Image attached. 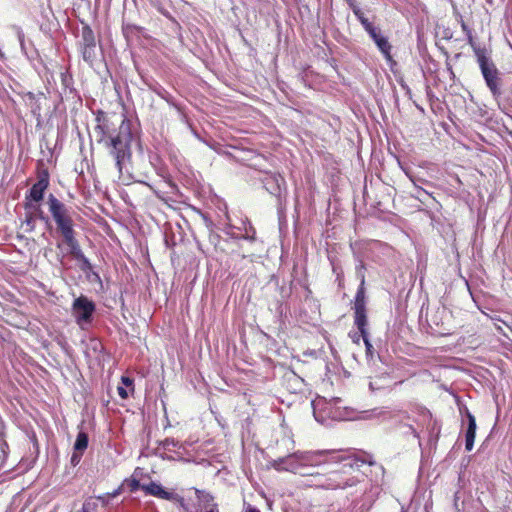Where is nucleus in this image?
I'll list each match as a JSON object with an SVG mask.
<instances>
[{
  "label": "nucleus",
  "instance_id": "nucleus-1",
  "mask_svg": "<svg viewBox=\"0 0 512 512\" xmlns=\"http://www.w3.org/2000/svg\"><path fill=\"white\" fill-rule=\"evenodd\" d=\"M96 131L100 133L98 142L104 143L109 155L115 161V166L119 174L122 175L123 170H127L132 156L131 143L133 134L130 121L123 118L117 132H105L104 127L101 125L97 126Z\"/></svg>",
  "mask_w": 512,
  "mask_h": 512
},
{
  "label": "nucleus",
  "instance_id": "nucleus-2",
  "mask_svg": "<svg viewBox=\"0 0 512 512\" xmlns=\"http://www.w3.org/2000/svg\"><path fill=\"white\" fill-rule=\"evenodd\" d=\"M328 463H338L334 450L296 451L285 457L274 460L273 467L277 471H287L302 476L316 474L309 472V468L318 467Z\"/></svg>",
  "mask_w": 512,
  "mask_h": 512
},
{
  "label": "nucleus",
  "instance_id": "nucleus-3",
  "mask_svg": "<svg viewBox=\"0 0 512 512\" xmlns=\"http://www.w3.org/2000/svg\"><path fill=\"white\" fill-rule=\"evenodd\" d=\"M337 457L338 462L341 461L339 468L331 470L327 474L317 473L314 485L323 489L335 490L346 489L362 484L365 477L359 469L358 462L350 457Z\"/></svg>",
  "mask_w": 512,
  "mask_h": 512
},
{
  "label": "nucleus",
  "instance_id": "nucleus-4",
  "mask_svg": "<svg viewBox=\"0 0 512 512\" xmlns=\"http://www.w3.org/2000/svg\"><path fill=\"white\" fill-rule=\"evenodd\" d=\"M342 400L340 398H332L326 400L324 398H318L312 401L313 414L318 422H324L326 418L333 420H345L349 417V412L346 407H342L340 404Z\"/></svg>",
  "mask_w": 512,
  "mask_h": 512
},
{
  "label": "nucleus",
  "instance_id": "nucleus-5",
  "mask_svg": "<svg viewBox=\"0 0 512 512\" xmlns=\"http://www.w3.org/2000/svg\"><path fill=\"white\" fill-rule=\"evenodd\" d=\"M482 76L494 97L501 95L499 72L493 61L486 55L484 49L474 47Z\"/></svg>",
  "mask_w": 512,
  "mask_h": 512
},
{
  "label": "nucleus",
  "instance_id": "nucleus-6",
  "mask_svg": "<svg viewBox=\"0 0 512 512\" xmlns=\"http://www.w3.org/2000/svg\"><path fill=\"white\" fill-rule=\"evenodd\" d=\"M47 204L60 234L74 229V221L70 216L68 207L63 202L53 194H49Z\"/></svg>",
  "mask_w": 512,
  "mask_h": 512
},
{
  "label": "nucleus",
  "instance_id": "nucleus-7",
  "mask_svg": "<svg viewBox=\"0 0 512 512\" xmlns=\"http://www.w3.org/2000/svg\"><path fill=\"white\" fill-rule=\"evenodd\" d=\"M95 311V303L84 295L75 298L72 303V315L77 325L82 329L92 323Z\"/></svg>",
  "mask_w": 512,
  "mask_h": 512
},
{
  "label": "nucleus",
  "instance_id": "nucleus-8",
  "mask_svg": "<svg viewBox=\"0 0 512 512\" xmlns=\"http://www.w3.org/2000/svg\"><path fill=\"white\" fill-rule=\"evenodd\" d=\"M49 186V173L43 170L38 174L37 181L32 185L25 196V209L32 208L34 202L39 203L43 200L45 191Z\"/></svg>",
  "mask_w": 512,
  "mask_h": 512
},
{
  "label": "nucleus",
  "instance_id": "nucleus-9",
  "mask_svg": "<svg viewBox=\"0 0 512 512\" xmlns=\"http://www.w3.org/2000/svg\"><path fill=\"white\" fill-rule=\"evenodd\" d=\"M264 188L273 196L277 197L279 207L283 204V192L286 194V182L278 173H266L262 178Z\"/></svg>",
  "mask_w": 512,
  "mask_h": 512
},
{
  "label": "nucleus",
  "instance_id": "nucleus-10",
  "mask_svg": "<svg viewBox=\"0 0 512 512\" xmlns=\"http://www.w3.org/2000/svg\"><path fill=\"white\" fill-rule=\"evenodd\" d=\"M368 35L373 40L379 51L382 53L387 63L391 66L396 64L391 54L392 46L389 43L388 38L381 33L380 28H374L368 32Z\"/></svg>",
  "mask_w": 512,
  "mask_h": 512
},
{
  "label": "nucleus",
  "instance_id": "nucleus-11",
  "mask_svg": "<svg viewBox=\"0 0 512 512\" xmlns=\"http://www.w3.org/2000/svg\"><path fill=\"white\" fill-rule=\"evenodd\" d=\"M464 414L466 417L465 449L467 451H471L473 449L476 436V419L474 415L468 410V408H464ZM462 425H465L464 421L462 422Z\"/></svg>",
  "mask_w": 512,
  "mask_h": 512
},
{
  "label": "nucleus",
  "instance_id": "nucleus-12",
  "mask_svg": "<svg viewBox=\"0 0 512 512\" xmlns=\"http://www.w3.org/2000/svg\"><path fill=\"white\" fill-rule=\"evenodd\" d=\"M141 489L148 495H152L164 500H173L176 497L174 493L166 491L161 484L154 481L142 485Z\"/></svg>",
  "mask_w": 512,
  "mask_h": 512
},
{
  "label": "nucleus",
  "instance_id": "nucleus-13",
  "mask_svg": "<svg viewBox=\"0 0 512 512\" xmlns=\"http://www.w3.org/2000/svg\"><path fill=\"white\" fill-rule=\"evenodd\" d=\"M75 230L66 231L61 234L63 237L64 243L69 247V253L75 258L79 260L84 258V253L82 252L79 242L75 237Z\"/></svg>",
  "mask_w": 512,
  "mask_h": 512
},
{
  "label": "nucleus",
  "instance_id": "nucleus-14",
  "mask_svg": "<svg viewBox=\"0 0 512 512\" xmlns=\"http://www.w3.org/2000/svg\"><path fill=\"white\" fill-rule=\"evenodd\" d=\"M358 486L357 491L363 493V495L361 499L354 504L352 512H368L372 507L373 499L371 495L366 494L367 482L364 480V482Z\"/></svg>",
  "mask_w": 512,
  "mask_h": 512
},
{
  "label": "nucleus",
  "instance_id": "nucleus-15",
  "mask_svg": "<svg viewBox=\"0 0 512 512\" xmlns=\"http://www.w3.org/2000/svg\"><path fill=\"white\" fill-rule=\"evenodd\" d=\"M15 30H16L17 39L19 41L22 53L28 59H33L35 57V55L37 54L36 50L33 49V44L31 42H29V44L26 43L25 34L20 27H16Z\"/></svg>",
  "mask_w": 512,
  "mask_h": 512
},
{
  "label": "nucleus",
  "instance_id": "nucleus-16",
  "mask_svg": "<svg viewBox=\"0 0 512 512\" xmlns=\"http://www.w3.org/2000/svg\"><path fill=\"white\" fill-rule=\"evenodd\" d=\"M354 314H355L354 323L357 326L361 335L368 334V331H367L368 320H367V315H366V308L354 309Z\"/></svg>",
  "mask_w": 512,
  "mask_h": 512
},
{
  "label": "nucleus",
  "instance_id": "nucleus-17",
  "mask_svg": "<svg viewBox=\"0 0 512 512\" xmlns=\"http://www.w3.org/2000/svg\"><path fill=\"white\" fill-rule=\"evenodd\" d=\"M80 47L96 46V39L90 26L84 25L81 30Z\"/></svg>",
  "mask_w": 512,
  "mask_h": 512
},
{
  "label": "nucleus",
  "instance_id": "nucleus-18",
  "mask_svg": "<svg viewBox=\"0 0 512 512\" xmlns=\"http://www.w3.org/2000/svg\"><path fill=\"white\" fill-rule=\"evenodd\" d=\"M195 493L197 495V497L206 502V503H209V502H212L210 505H209V508L205 511V512H219V509H218V505L216 503L213 502V497L212 495H210L209 493H206L204 491H201L199 489H196L195 490Z\"/></svg>",
  "mask_w": 512,
  "mask_h": 512
},
{
  "label": "nucleus",
  "instance_id": "nucleus-19",
  "mask_svg": "<svg viewBox=\"0 0 512 512\" xmlns=\"http://www.w3.org/2000/svg\"><path fill=\"white\" fill-rule=\"evenodd\" d=\"M88 435L87 433L80 431L77 435L76 441L74 443V450L79 452H84L88 446Z\"/></svg>",
  "mask_w": 512,
  "mask_h": 512
},
{
  "label": "nucleus",
  "instance_id": "nucleus-20",
  "mask_svg": "<svg viewBox=\"0 0 512 512\" xmlns=\"http://www.w3.org/2000/svg\"><path fill=\"white\" fill-rule=\"evenodd\" d=\"M80 49L83 60L92 64L96 58V46L80 47Z\"/></svg>",
  "mask_w": 512,
  "mask_h": 512
},
{
  "label": "nucleus",
  "instance_id": "nucleus-21",
  "mask_svg": "<svg viewBox=\"0 0 512 512\" xmlns=\"http://www.w3.org/2000/svg\"><path fill=\"white\" fill-rule=\"evenodd\" d=\"M366 308L365 307V287L362 285H359L356 296H355V303H354V309H361Z\"/></svg>",
  "mask_w": 512,
  "mask_h": 512
},
{
  "label": "nucleus",
  "instance_id": "nucleus-22",
  "mask_svg": "<svg viewBox=\"0 0 512 512\" xmlns=\"http://www.w3.org/2000/svg\"><path fill=\"white\" fill-rule=\"evenodd\" d=\"M102 343L98 339H90L88 345H87V351L88 354L89 350H92L94 353H100L102 351Z\"/></svg>",
  "mask_w": 512,
  "mask_h": 512
},
{
  "label": "nucleus",
  "instance_id": "nucleus-23",
  "mask_svg": "<svg viewBox=\"0 0 512 512\" xmlns=\"http://www.w3.org/2000/svg\"><path fill=\"white\" fill-rule=\"evenodd\" d=\"M365 265L362 261L359 262V264L356 266V276L360 281V285H365Z\"/></svg>",
  "mask_w": 512,
  "mask_h": 512
},
{
  "label": "nucleus",
  "instance_id": "nucleus-24",
  "mask_svg": "<svg viewBox=\"0 0 512 512\" xmlns=\"http://www.w3.org/2000/svg\"><path fill=\"white\" fill-rule=\"evenodd\" d=\"M34 210V218H38L42 221L48 222L49 218L44 214L43 210L41 209L39 203L33 204V207L31 208Z\"/></svg>",
  "mask_w": 512,
  "mask_h": 512
},
{
  "label": "nucleus",
  "instance_id": "nucleus-25",
  "mask_svg": "<svg viewBox=\"0 0 512 512\" xmlns=\"http://www.w3.org/2000/svg\"><path fill=\"white\" fill-rule=\"evenodd\" d=\"M78 261L81 262L80 268L84 273H90L93 269L92 264L85 255L84 258H81Z\"/></svg>",
  "mask_w": 512,
  "mask_h": 512
},
{
  "label": "nucleus",
  "instance_id": "nucleus-26",
  "mask_svg": "<svg viewBox=\"0 0 512 512\" xmlns=\"http://www.w3.org/2000/svg\"><path fill=\"white\" fill-rule=\"evenodd\" d=\"M179 446V442L173 438H167L163 441V448L165 450L171 451L172 448H176Z\"/></svg>",
  "mask_w": 512,
  "mask_h": 512
},
{
  "label": "nucleus",
  "instance_id": "nucleus-27",
  "mask_svg": "<svg viewBox=\"0 0 512 512\" xmlns=\"http://www.w3.org/2000/svg\"><path fill=\"white\" fill-rule=\"evenodd\" d=\"M25 225L28 227V231H32L35 228V218L33 214H27L25 219Z\"/></svg>",
  "mask_w": 512,
  "mask_h": 512
},
{
  "label": "nucleus",
  "instance_id": "nucleus-28",
  "mask_svg": "<svg viewBox=\"0 0 512 512\" xmlns=\"http://www.w3.org/2000/svg\"><path fill=\"white\" fill-rule=\"evenodd\" d=\"M361 25L363 26L364 30L368 33L369 31L373 30L374 28H376L375 25H373V23H371L369 21L368 18H364V19H361L360 21Z\"/></svg>",
  "mask_w": 512,
  "mask_h": 512
},
{
  "label": "nucleus",
  "instance_id": "nucleus-29",
  "mask_svg": "<svg viewBox=\"0 0 512 512\" xmlns=\"http://www.w3.org/2000/svg\"><path fill=\"white\" fill-rule=\"evenodd\" d=\"M82 454L83 452H79V451H75L73 452L72 456H71V464L73 466H76L79 464L80 460H81V457H82Z\"/></svg>",
  "mask_w": 512,
  "mask_h": 512
},
{
  "label": "nucleus",
  "instance_id": "nucleus-30",
  "mask_svg": "<svg viewBox=\"0 0 512 512\" xmlns=\"http://www.w3.org/2000/svg\"><path fill=\"white\" fill-rule=\"evenodd\" d=\"M461 28L466 33V35L468 37V41L472 45L473 37H472L471 30L469 29V27L466 25V23L463 20H461Z\"/></svg>",
  "mask_w": 512,
  "mask_h": 512
},
{
  "label": "nucleus",
  "instance_id": "nucleus-31",
  "mask_svg": "<svg viewBox=\"0 0 512 512\" xmlns=\"http://www.w3.org/2000/svg\"><path fill=\"white\" fill-rule=\"evenodd\" d=\"M86 274H87V277L90 279V281H92V282L95 281L100 284L102 283L100 275L97 272L93 271V269L90 271V273H86Z\"/></svg>",
  "mask_w": 512,
  "mask_h": 512
},
{
  "label": "nucleus",
  "instance_id": "nucleus-32",
  "mask_svg": "<svg viewBox=\"0 0 512 512\" xmlns=\"http://www.w3.org/2000/svg\"><path fill=\"white\" fill-rule=\"evenodd\" d=\"M362 340H363V342L365 344L367 354H371L373 346H372V344L369 341L368 334L362 335Z\"/></svg>",
  "mask_w": 512,
  "mask_h": 512
},
{
  "label": "nucleus",
  "instance_id": "nucleus-33",
  "mask_svg": "<svg viewBox=\"0 0 512 512\" xmlns=\"http://www.w3.org/2000/svg\"><path fill=\"white\" fill-rule=\"evenodd\" d=\"M352 11L354 13V15L357 17V19L359 20V22L361 21V19H364L365 16H364V13L361 11V9L358 7V6H352Z\"/></svg>",
  "mask_w": 512,
  "mask_h": 512
},
{
  "label": "nucleus",
  "instance_id": "nucleus-34",
  "mask_svg": "<svg viewBox=\"0 0 512 512\" xmlns=\"http://www.w3.org/2000/svg\"><path fill=\"white\" fill-rule=\"evenodd\" d=\"M117 391H118V394L119 396L122 398V399H127L129 394H128V391L125 387H122V386H119L117 388Z\"/></svg>",
  "mask_w": 512,
  "mask_h": 512
},
{
  "label": "nucleus",
  "instance_id": "nucleus-35",
  "mask_svg": "<svg viewBox=\"0 0 512 512\" xmlns=\"http://www.w3.org/2000/svg\"><path fill=\"white\" fill-rule=\"evenodd\" d=\"M349 336L351 337L352 341L356 344H359L360 339H362V335L359 331L355 333H350Z\"/></svg>",
  "mask_w": 512,
  "mask_h": 512
},
{
  "label": "nucleus",
  "instance_id": "nucleus-36",
  "mask_svg": "<svg viewBox=\"0 0 512 512\" xmlns=\"http://www.w3.org/2000/svg\"><path fill=\"white\" fill-rule=\"evenodd\" d=\"M251 230L253 231L252 234H249L247 232L245 235L238 236L237 238L238 239H246V240H249V241H254L255 240V231L252 228H251Z\"/></svg>",
  "mask_w": 512,
  "mask_h": 512
},
{
  "label": "nucleus",
  "instance_id": "nucleus-37",
  "mask_svg": "<svg viewBox=\"0 0 512 512\" xmlns=\"http://www.w3.org/2000/svg\"><path fill=\"white\" fill-rule=\"evenodd\" d=\"M70 82H71V78L68 77L67 75L65 74H62V84L63 86H65V88H68L69 85H70Z\"/></svg>",
  "mask_w": 512,
  "mask_h": 512
},
{
  "label": "nucleus",
  "instance_id": "nucleus-38",
  "mask_svg": "<svg viewBox=\"0 0 512 512\" xmlns=\"http://www.w3.org/2000/svg\"><path fill=\"white\" fill-rule=\"evenodd\" d=\"M121 381L126 387H130L133 385V381L129 377L122 376Z\"/></svg>",
  "mask_w": 512,
  "mask_h": 512
},
{
  "label": "nucleus",
  "instance_id": "nucleus-39",
  "mask_svg": "<svg viewBox=\"0 0 512 512\" xmlns=\"http://www.w3.org/2000/svg\"><path fill=\"white\" fill-rule=\"evenodd\" d=\"M131 486H132V490H136L138 488H141L142 485H140L138 480H133Z\"/></svg>",
  "mask_w": 512,
  "mask_h": 512
},
{
  "label": "nucleus",
  "instance_id": "nucleus-40",
  "mask_svg": "<svg viewBox=\"0 0 512 512\" xmlns=\"http://www.w3.org/2000/svg\"><path fill=\"white\" fill-rule=\"evenodd\" d=\"M383 413H384L383 410L374 409V410L371 411V416H377L378 417V416L382 415Z\"/></svg>",
  "mask_w": 512,
  "mask_h": 512
},
{
  "label": "nucleus",
  "instance_id": "nucleus-41",
  "mask_svg": "<svg viewBox=\"0 0 512 512\" xmlns=\"http://www.w3.org/2000/svg\"><path fill=\"white\" fill-rule=\"evenodd\" d=\"M246 512H261V511L256 507L248 506Z\"/></svg>",
  "mask_w": 512,
  "mask_h": 512
},
{
  "label": "nucleus",
  "instance_id": "nucleus-42",
  "mask_svg": "<svg viewBox=\"0 0 512 512\" xmlns=\"http://www.w3.org/2000/svg\"><path fill=\"white\" fill-rule=\"evenodd\" d=\"M39 110H40L39 107H37V108L33 109L32 112L34 115L40 116Z\"/></svg>",
  "mask_w": 512,
  "mask_h": 512
},
{
  "label": "nucleus",
  "instance_id": "nucleus-43",
  "mask_svg": "<svg viewBox=\"0 0 512 512\" xmlns=\"http://www.w3.org/2000/svg\"><path fill=\"white\" fill-rule=\"evenodd\" d=\"M369 388L373 391L375 389L374 385L372 382L369 383Z\"/></svg>",
  "mask_w": 512,
  "mask_h": 512
}]
</instances>
